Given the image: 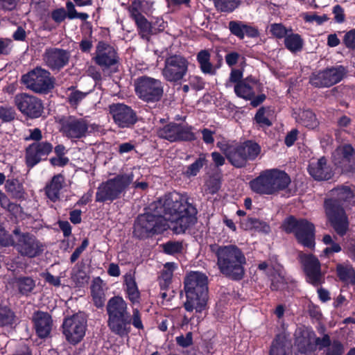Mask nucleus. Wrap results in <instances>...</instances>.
Returning <instances> with one entry per match:
<instances>
[{
  "mask_svg": "<svg viewBox=\"0 0 355 355\" xmlns=\"http://www.w3.org/2000/svg\"><path fill=\"white\" fill-rule=\"evenodd\" d=\"M336 272L339 279L347 284H355V270L348 264H338Z\"/></svg>",
  "mask_w": 355,
  "mask_h": 355,
  "instance_id": "58836bf2",
  "label": "nucleus"
},
{
  "mask_svg": "<svg viewBox=\"0 0 355 355\" xmlns=\"http://www.w3.org/2000/svg\"><path fill=\"white\" fill-rule=\"evenodd\" d=\"M182 248V243L179 241H168L162 245L163 251L171 255L181 252Z\"/></svg>",
  "mask_w": 355,
  "mask_h": 355,
  "instance_id": "864d4df0",
  "label": "nucleus"
},
{
  "mask_svg": "<svg viewBox=\"0 0 355 355\" xmlns=\"http://www.w3.org/2000/svg\"><path fill=\"white\" fill-rule=\"evenodd\" d=\"M125 293L129 300L132 303H137L140 299V292L137 287L135 278L131 272L126 273L124 277Z\"/></svg>",
  "mask_w": 355,
  "mask_h": 355,
  "instance_id": "72a5a7b5",
  "label": "nucleus"
},
{
  "mask_svg": "<svg viewBox=\"0 0 355 355\" xmlns=\"http://www.w3.org/2000/svg\"><path fill=\"white\" fill-rule=\"evenodd\" d=\"M241 225L245 230H257L258 231L268 232L269 226L266 223L259 220L255 218H248L241 222Z\"/></svg>",
  "mask_w": 355,
  "mask_h": 355,
  "instance_id": "a18cd8bd",
  "label": "nucleus"
},
{
  "mask_svg": "<svg viewBox=\"0 0 355 355\" xmlns=\"http://www.w3.org/2000/svg\"><path fill=\"white\" fill-rule=\"evenodd\" d=\"M270 32L276 38L282 39L292 32V29H287L282 24L274 23L270 25Z\"/></svg>",
  "mask_w": 355,
  "mask_h": 355,
  "instance_id": "3c124183",
  "label": "nucleus"
},
{
  "mask_svg": "<svg viewBox=\"0 0 355 355\" xmlns=\"http://www.w3.org/2000/svg\"><path fill=\"white\" fill-rule=\"evenodd\" d=\"M87 95V93L86 92L75 90L69 94L67 101L71 106L77 107L79 103L86 97Z\"/></svg>",
  "mask_w": 355,
  "mask_h": 355,
  "instance_id": "4d7b16f0",
  "label": "nucleus"
},
{
  "mask_svg": "<svg viewBox=\"0 0 355 355\" xmlns=\"http://www.w3.org/2000/svg\"><path fill=\"white\" fill-rule=\"evenodd\" d=\"M196 209L186 196L178 192L165 194L153 202L148 209L137 216L134 235L147 238L171 229L175 234L184 233L196 222Z\"/></svg>",
  "mask_w": 355,
  "mask_h": 355,
  "instance_id": "f257e3e1",
  "label": "nucleus"
},
{
  "mask_svg": "<svg viewBox=\"0 0 355 355\" xmlns=\"http://www.w3.org/2000/svg\"><path fill=\"white\" fill-rule=\"evenodd\" d=\"M70 54L67 50L58 48H49L45 50L43 60L51 70H60L69 60Z\"/></svg>",
  "mask_w": 355,
  "mask_h": 355,
  "instance_id": "b1692460",
  "label": "nucleus"
},
{
  "mask_svg": "<svg viewBox=\"0 0 355 355\" xmlns=\"http://www.w3.org/2000/svg\"><path fill=\"white\" fill-rule=\"evenodd\" d=\"M32 320L36 333L40 338H46L50 334L53 321L48 313L36 311L33 314Z\"/></svg>",
  "mask_w": 355,
  "mask_h": 355,
  "instance_id": "cd10ccee",
  "label": "nucleus"
},
{
  "mask_svg": "<svg viewBox=\"0 0 355 355\" xmlns=\"http://www.w3.org/2000/svg\"><path fill=\"white\" fill-rule=\"evenodd\" d=\"M243 73L242 69L232 68L228 80L225 83L226 87H230L232 84L238 85L242 82Z\"/></svg>",
  "mask_w": 355,
  "mask_h": 355,
  "instance_id": "5fc2aeb1",
  "label": "nucleus"
},
{
  "mask_svg": "<svg viewBox=\"0 0 355 355\" xmlns=\"http://www.w3.org/2000/svg\"><path fill=\"white\" fill-rule=\"evenodd\" d=\"M190 86L196 90H201L205 87L203 79L198 76H191L189 78Z\"/></svg>",
  "mask_w": 355,
  "mask_h": 355,
  "instance_id": "69168bd1",
  "label": "nucleus"
},
{
  "mask_svg": "<svg viewBox=\"0 0 355 355\" xmlns=\"http://www.w3.org/2000/svg\"><path fill=\"white\" fill-rule=\"evenodd\" d=\"M106 311L107 327L112 333L119 337L128 336L131 331V324L138 330L144 329L139 309H133L132 314L130 315L127 302L121 296L111 297L107 303Z\"/></svg>",
  "mask_w": 355,
  "mask_h": 355,
  "instance_id": "f03ea898",
  "label": "nucleus"
},
{
  "mask_svg": "<svg viewBox=\"0 0 355 355\" xmlns=\"http://www.w3.org/2000/svg\"><path fill=\"white\" fill-rule=\"evenodd\" d=\"M354 156L355 150L350 144L338 146L332 154L334 164L345 171L352 169Z\"/></svg>",
  "mask_w": 355,
  "mask_h": 355,
  "instance_id": "393cba45",
  "label": "nucleus"
},
{
  "mask_svg": "<svg viewBox=\"0 0 355 355\" xmlns=\"http://www.w3.org/2000/svg\"><path fill=\"white\" fill-rule=\"evenodd\" d=\"M324 208L329 220L336 232L343 236L349 230V220L343 207L334 199L324 201Z\"/></svg>",
  "mask_w": 355,
  "mask_h": 355,
  "instance_id": "ddd939ff",
  "label": "nucleus"
},
{
  "mask_svg": "<svg viewBox=\"0 0 355 355\" xmlns=\"http://www.w3.org/2000/svg\"><path fill=\"white\" fill-rule=\"evenodd\" d=\"M16 112L12 107L7 105L0 106V119L3 122H10L15 119Z\"/></svg>",
  "mask_w": 355,
  "mask_h": 355,
  "instance_id": "6e6d98bb",
  "label": "nucleus"
},
{
  "mask_svg": "<svg viewBox=\"0 0 355 355\" xmlns=\"http://www.w3.org/2000/svg\"><path fill=\"white\" fill-rule=\"evenodd\" d=\"M207 162L206 155L201 154L193 163L187 167L185 175L189 178L196 176Z\"/></svg>",
  "mask_w": 355,
  "mask_h": 355,
  "instance_id": "de8ad7c7",
  "label": "nucleus"
},
{
  "mask_svg": "<svg viewBox=\"0 0 355 355\" xmlns=\"http://www.w3.org/2000/svg\"><path fill=\"white\" fill-rule=\"evenodd\" d=\"M241 59L245 60V58L236 51H230L225 56L226 64L230 67H233Z\"/></svg>",
  "mask_w": 355,
  "mask_h": 355,
  "instance_id": "bf43d9fd",
  "label": "nucleus"
},
{
  "mask_svg": "<svg viewBox=\"0 0 355 355\" xmlns=\"http://www.w3.org/2000/svg\"><path fill=\"white\" fill-rule=\"evenodd\" d=\"M15 321L14 311L8 306L0 304V327L11 326Z\"/></svg>",
  "mask_w": 355,
  "mask_h": 355,
  "instance_id": "c03bdc74",
  "label": "nucleus"
},
{
  "mask_svg": "<svg viewBox=\"0 0 355 355\" xmlns=\"http://www.w3.org/2000/svg\"><path fill=\"white\" fill-rule=\"evenodd\" d=\"M209 249L216 258V266L222 275L234 281L244 277L247 259L236 245L214 243L209 245Z\"/></svg>",
  "mask_w": 355,
  "mask_h": 355,
  "instance_id": "7ed1b4c3",
  "label": "nucleus"
},
{
  "mask_svg": "<svg viewBox=\"0 0 355 355\" xmlns=\"http://www.w3.org/2000/svg\"><path fill=\"white\" fill-rule=\"evenodd\" d=\"M157 134L159 137L171 142L196 139V135L192 131L191 126L175 123H170L160 128Z\"/></svg>",
  "mask_w": 355,
  "mask_h": 355,
  "instance_id": "2eb2a0df",
  "label": "nucleus"
},
{
  "mask_svg": "<svg viewBox=\"0 0 355 355\" xmlns=\"http://www.w3.org/2000/svg\"><path fill=\"white\" fill-rule=\"evenodd\" d=\"M53 150V145L47 141L33 142L28 145L25 151L26 164L33 168L42 160H45Z\"/></svg>",
  "mask_w": 355,
  "mask_h": 355,
  "instance_id": "412c9836",
  "label": "nucleus"
},
{
  "mask_svg": "<svg viewBox=\"0 0 355 355\" xmlns=\"http://www.w3.org/2000/svg\"><path fill=\"white\" fill-rule=\"evenodd\" d=\"M217 10L232 12L241 4L240 0H213Z\"/></svg>",
  "mask_w": 355,
  "mask_h": 355,
  "instance_id": "49530a36",
  "label": "nucleus"
},
{
  "mask_svg": "<svg viewBox=\"0 0 355 355\" xmlns=\"http://www.w3.org/2000/svg\"><path fill=\"white\" fill-rule=\"evenodd\" d=\"M0 245L9 246L14 245V239L0 225Z\"/></svg>",
  "mask_w": 355,
  "mask_h": 355,
  "instance_id": "338daca9",
  "label": "nucleus"
},
{
  "mask_svg": "<svg viewBox=\"0 0 355 355\" xmlns=\"http://www.w3.org/2000/svg\"><path fill=\"white\" fill-rule=\"evenodd\" d=\"M331 195L336 199L334 200L337 205V201L347 203V205L353 206L355 205V192L354 187L342 185L331 191Z\"/></svg>",
  "mask_w": 355,
  "mask_h": 355,
  "instance_id": "2f4dec72",
  "label": "nucleus"
},
{
  "mask_svg": "<svg viewBox=\"0 0 355 355\" xmlns=\"http://www.w3.org/2000/svg\"><path fill=\"white\" fill-rule=\"evenodd\" d=\"M151 22L152 35H156L163 31L166 26V23L161 17L155 18Z\"/></svg>",
  "mask_w": 355,
  "mask_h": 355,
  "instance_id": "680f3d73",
  "label": "nucleus"
},
{
  "mask_svg": "<svg viewBox=\"0 0 355 355\" xmlns=\"http://www.w3.org/2000/svg\"><path fill=\"white\" fill-rule=\"evenodd\" d=\"M274 272L268 274L270 279V288L272 291H279L285 288L286 281L284 275V270L280 265L273 267Z\"/></svg>",
  "mask_w": 355,
  "mask_h": 355,
  "instance_id": "e433bc0d",
  "label": "nucleus"
},
{
  "mask_svg": "<svg viewBox=\"0 0 355 355\" xmlns=\"http://www.w3.org/2000/svg\"><path fill=\"white\" fill-rule=\"evenodd\" d=\"M196 60L203 73L209 75L216 73V69L211 62V53L209 50H200L196 55Z\"/></svg>",
  "mask_w": 355,
  "mask_h": 355,
  "instance_id": "c9c22d12",
  "label": "nucleus"
},
{
  "mask_svg": "<svg viewBox=\"0 0 355 355\" xmlns=\"http://www.w3.org/2000/svg\"><path fill=\"white\" fill-rule=\"evenodd\" d=\"M189 62L180 55H172L166 58L162 69L164 78L170 83H178L184 79L189 70Z\"/></svg>",
  "mask_w": 355,
  "mask_h": 355,
  "instance_id": "9b49d317",
  "label": "nucleus"
},
{
  "mask_svg": "<svg viewBox=\"0 0 355 355\" xmlns=\"http://www.w3.org/2000/svg\"><path fill=\"white\" fill-rule=\"evenodd\" d=\"M93 60L103 70L114 67L119 62L117 49L108 43L100 41L96 46Z\"/></svg>",
  "mask_w": 355,
  "mask_h": 355,
  "instance_id": "f3484780",
  "label": "nucleus"
},
{
  "mask_svg": "<svg viewBox=\"0 0 355 355\" xmlns=\"http://www.w3.org/2000/svg\"><path fill=\"white\" fill-rule=\"evenodd\" d=\"M91 293L93 302L97 308H101L104 306L105 295L103 287L99 282H94L91 286Z\"/></svg>",
  "mask_w": 355,
  "mask_h": 355,
  "instance_id": "79ce46f5",
  "label": "nucleus"
},
{
  "mask_svg": "<svg viewBox=\"0 0 355 355\" xmlns=\"http://www.w3.org/2000/svg\"><path fill=\"white\" fill-rule=\"evenodd\" d=\"M228 29L232 35L239 40H243L246 36L255 38L259 36L258 28L250 23L239 20H232L228 23Z\"/></svg>",
  "mask_w": 355,
  "mask_h": 355,
  "instance_id": "a878e982",
  "label": "nucleus"
},
{
  "mask_svg": "<svg viewBox=\"0 0 355 355\" xmlns=\"http://www.w3.org/2000/svg\"><path fill=\"white\" fill-rule=\"evenodd\" d=\"M308 171L316 180H327L331 178L333 173L331 167L327 165V159L321 157L310 162Z\"/></svg>",
  "mask_w": 355,
  "mask_h": 355,
  "instance_id": "c85d7f7f",
  "label": "nucleus"
},
{
  "mask_svg": "<svg viewBox=\"0 0 355 355\" xmlns=\"http://www.w3.org/2000/svg\"><path fill=\"white\" fill-rule=\"evenodd\" d=\"M344 43L347 48H355V29L352 30L345 34Z\"/></svg>",
  "mask_w": 355,
  "mask_h": 355,
  "instance_id": "774afa93",
  "label": "nucleus"
},
{
  "mask_svg": "<svg viewBox=\"0 0 355 355\" xmlns=\"http://www.w3.org/2000/svg\"><path fill=\"white\" fill-rule=\"evenodd\" d=\"M141 6L139 1H134L128 11L130 16L135 21L139 35L143 40H150L152 35L151 22L149 21L141 12Z\"/></svg>",
  "mask_w": 355,
  "mask_h": 355,
  "instance_id": "4be33fe9",
  "label": "nucleus"
},
{
  "mask_svg": "<svg viewBox=\"0 0 355 355\" xmlns=\"http://www.w3.org/2000/svg\"><path fill=\"white\" fill-rule=\"evenodd\" d=\"M345 73L344 67L341 65L332 67L313 73L310 76L309 83L315 87H329L340 82Z\"/></svg>",
  "mask_w": 355,
  "mask_h": 355,
  "instance_id": "4468645a",
  "label": "nucleus"
},
{
  "mask_svg": "<svg viewBox=\"0 0 355 355\" xmlns=\"http://www.w3.org/2000/svg\"><path fill=\"white\" fill-rule=\"evenodd\" d=\"M135 178L134 171L120 174L102 182L97 188L96 201L104 202H112L119 198L121 194L133 182Z\"/></svg>",
  "mask_w": 355,
  "mask_h": 355,
  "instance_id": "423d86ee",
  "label": "nucleus"
},
{
  "mask_svg": "<svg viewBox=\"0 0 355 355\" xmlns=\"http://www.w3.org/2000/svg\"><path fill=\"white\" fill-rule=\"evenodd\" d=\"M313 343L315 345V349L318 347L319 349H322L328 348L332 343V341H331L328 334H324L322 338L317 337L315 334Z\"/></svg>",
  "mask_w": 355,
  "mask_h": 355,
  "instance_id": "052dcab7",
  "label": "nucleus"
},
{
  "mask_svg": "<svg viewBox=\"0 0 355 355\" xmlns=\"http://www.w3.org/2000/svg\"><path fill=\"white\" fill-rule=\"evenodd\" d=\"M12 233L15 236L12 245L22 256L33 258L44 251L43 244L33 234L21 232L19 227H16Z\"/></svg>",
  "mask_w": 355,
  "mask_h": 355,
  "instance_id": "9d476101",
  "label": "nucleus"
},
{
  "mask_svg": "<svg viewBox=\"0 0 355 355\" xmlns=\"http://www.w3.org/2000/svg\"><path fill=\"white\" fill-rule=\"evenodd\" d=\"M287 344L288 340L284 334L277 335L272 343L269 355H286Z\"/></svg>",
  "mask_w": 355,
  "mask_h": 355,
  "instance_id": "a19ab883",
  "label": "nucleus"
},
{
  "mask_svg": "<svg viewBox=\"0 0 355 355\" xmlns=\"http://www.w3.org/2000/svg\"><path fill=\"white\" fill-rule=\"evenodd\" d=\"M15 104L22 114L31 118H38L43 112L41 100L26 93L17 94L15 96Z\"/></svg>",
  "mask_w": 355,
  "mask_h": 355,
  "instance_id": "6ab92c4d",
  "label": "nucleus"
},
{
  "mask_svg": "<svg viewBox=\"0 0 355 355\" xmlns=\"http://www.w3.org/2000/svg\"><path fill=\"white\" fill-rule=\"evenodd\" d=\"M177 344L182 347H187L193 343V336L191 332H188L186 336H179L175 338Z\"/></svg>",
  "mask_w": 355,
  "mask_h": 355,
  "instance_id": "e2e57ef3",
  "label": "nucleus"
},
{
  "mask_svg": "<svg viewBox=\"0 0 355 355\" xmlns=\"http://www.w3.org/2000/svg\"><path fill=\"white\" fill-rule=\"evenodd\" d=\"M220 185L221 182L220 178L211 176L205 183V191L207 193L214 194L219 191Z\"/></svg>",
  "mask_w": 355,
  "mask_h": 355,
  "instance_id": "603ef678",
  "label": "nucleus"
},
{
  "mask_svg": "<svg viewBox=\"0 0 355 355\" xmlns=\"http://www.w3.org/2000/svg\"><path fill=\"white\" fill-rule=\"evenodd\" d=\"M109 112L114 123L121 128H132L137 121L136 112L123 103H112L109 105Z\"/></svg>",
  "mask_w": 355,
  "mask_h": 355,
  "instance_id": "a211bd4d",
  "label": "nucleus"
},
{
  "mask_svg": "<svg viewBox=\"0 0 355 355\" xmlns=\"http://www.w3.org/2000/svg\"><path fill=\"white\" fill-rule=\"evenodd\" d=\"M343 345L338 340H334L325 350V355H343Z\"/></svg>",
  "mask_w": 355,
  "mask_h": 355,
  "instance_id": "13d9d810",
  "label": "nucleus"
},
{
  "mask_svg": "<svg viewBox=\"0 0 355 355\" xmlns=\"http://www.w3.org/2000/svg\"><path fill=\"white\" fill-rule=\"evenodd\" d=\"M272 181L269 170L262 172L257 178L250 181L251 189L261 195H273Z\"/></svg>",
  "mask_w": 355,
  "mask_h": 355,
  "instance_id": "c756f323",
  "label": "nucleus"
},
{
  "mask_svg": "<svg viewBox=\"0 0 355 355\" xmlns=\"http://www.w3.org/2000/svg\"><path fill=\"white\" fill-rule=\"evenodd\" d=\"M216 145L230 163L236 168L245 166L249 160H254L261 152L260 146L252 141L241 144L219 141Z\"/></svg>",
  "mask_w": 355,
  "mask_h": 355,
  "instance_id": "39448f33",
  "label": "nucleus"
},
{
  "mask_svg": "<svg viewBox=\"0 0 355 355\" xmlns=\"http://www.w3.org/2000/svg\"><path fill=\"white\" fill-rule=\"evenodd\" d=\"M260 83L252 76H248L234 87L236 95L243 99H252L259 90Z\"/></svg>",
  "mask_w": 355,
  "mask_h": 355,
  "instance_id": "bb28decb",
  "label": "nucleus"
},
{
  "mask_svg": "<svg viewBox=\"0 0 355 355\" xmlns=\"http://www.w3.org/2000/svg\"><path fill=\"white\" fill-rule=\"evenodd\" d=\"M35 282L30 277H21L17 279V286L19 292L23 295H27L35 288Z\"/></svg>",
  "mask_w": 355,
  "mask_h": 355,
  "instance_id": "8fccbe9b",
  "label": "nucleus"
},
{
  "mask_svg": "<svg viewBox=\"0 0 355 355\" xmlns=\"http://www.w3.org/2000/svg\"><path fill=\"white\" fill-rule=\"evenodd\" d=\"M64 186V175L62 174L55 175L51 181L46 184L44 187L45 194L51 201L55 202L60 200V192Z\"/></svg>",
  "mask_w": 355,
  "mask_h": 355,
  "instance_id": "7c9ffc66",
  "label": "nucleus"
},
{
  "mask_svg": "<svg viewBox=\"0 0 355 355\" xmlns=\"http://www.w3.org/2000/svg\"><path fill=\"white\" fill-rule=\"evenodd\" d=\"M184 284V309L189 312L201 313L206 308L208 298L207 277L200 272H191L186 275Z\"/></svg>",
  "mask_w": 355,
  "mask_h": 355,
  "instance_id": "20e7f679",
  "label": "nucleus"
},
{
  "mask_svg": "<svg viewBox=\"0 0 355 355\" xmlns=\"http://www.w3.org/2000/svg\"><path fill=\"white\" fill-rule=\"evenodd\" d=\"M54 78L49 71L36 67L21 77L26 87L38 94H46L54 87Z\"/></svg>",
  "mask_w": 355,
  "mask_h": 355,
  "instance_id": "1a4fd4ad",
  "label": "nucleus"
},
{
  "mask_svg": "<svg viewBox=\"0 0 355 355\" xmlns=\"http://www.w3.org/2000/svg\"><path fill=\"white\" fill-rule=\"evenodd\" d=\"M282 227L286 232L293 233L303 246L311 249L315 247V226L312 223L291 216L284 220Z\"/></svg>",
  "mask_w": 355,
  "mask_h": 355,
  "instance_id": "0eeeda50",
  "label": "nucleus"
},
{
  "mask_svg": "<svg viewBox=\"0 0 355 355\" xmlns=\"http://www.w3.org/2000/svg\"><path fill=\"white\" fill-rule=\"evenodd\" d=\"M134 86L136 94L144 102L159 101L164 94V83L159 79L147 76L137 78Z\"/></svg>",
  "mask_w": 355,
  "mask_h": 355,
  "instance_id": "6e6552de",
  "label": "nucleus"
},
{
  "mask_svg": "<svg viewBox=\"0 0 355 355\" xmlns=\"http://www.w3.org/2000/svg\"><path fill=\"white\" fill-rule=\"evenodd\" d=\"M269 109L264 107H260L254 116V120L261 127H270L272 122L268 118Z\"/></svg>",
  "mask_w": 355,
  "mask_h": 355,
  "instance_id": "09e8293b",
  "label": "nucleus"
},
{
  "mask_svg": "<svg viewBox=\"0 0 355 355\" xmlns=\"http://www.w3.org/2000/svg\"><path fill=\"white\" fill-rule=\"evenodd\" d=\"M299 261L306 276V281L313 286H319L324 282V274L318 259L311 254L300 252Z\"/></svg>",
  "mask_w": 355,
  "mask_h": 355,
  "instance_id": "dca6fc26",
  "label": "nucleus"
},
{
  "mask_svg": "<svg viewBox=\"0 0 355 355\" xmlns=\"http://www.w3.org/2000/svg\"><path fill=\"white\" fill-rule=\"evenodd\" d=\"M269 172L273 187V195L278 193L280 191L284 190L288 187L291 183V179L287 173L277 169H270Z\"/></svg>",
  "mask_w": 355,
  "mask_h": 355,
  "instance_id": "473e14b6",
  "label": "nucleus"
},
{
  "mask_svg": "<svg viewBox=\"0 0 355 355\" xmlns=\"http://www.w3.org/2000/svg\"><path fill=\"white\" fill-rule=\"evenodd\" d=\"M62 333L66 340L72 345L80 343L87 329V319L82 313L66 318L62 323Z\"/></svg>",
  "mask_w": 355,
  "mask_h": 355,
  "instance_id": "f8f14e48",
  "label": "nucleus"
},
{
  "mask_svg": "<svg viewBox=\"0 0 355 355\" xmlns=\"http://www.w3.org/2000/svg\"><path fill=\"white\" fill-rule=\"evenodd\" d=\"M176 268L177 266L174 263L168 262L164 264L159 277V286L162 290H166L168 288Z\"/></svg>",
  "mask_w": 355,
  "mask_h": 355,
  "instance_id": "4c0bfd02",
  "label": "nucleus"
},
{
  "mask_svg": "<svg viewBox=\"0 0 355 355\" xmlns=\"http://www.w3.org/2000/svg\"><path fill=\"white\" fill-rule=\"evenodd\" d=\"M6 191L16 199L24 198V189L23 185L17 180H8L6 184Z\"/></svg>",
  "mask_w": 355,
  "mask_h": 355,
  "instance_id": "37998d69",
  "label": "nucleus"
},
{
  "mask_svg": "<svg viewBox=\"0 0 355 355\" xmlns=\"http://www.w3.org/2000/svg\"><path fill=\"white\" fill-rule=\"evenodd\" d=\"M315 332L310 328L298 327L295 332V345L299 353L308 355L315 350Z\"/></svg>",
  "mask_w": 355,
  "mask_h": 355,
  "instance_id": "5701e85b",
  "label": "nucleus"
},
{
  "mask_svg": "<svg viewBox=\"0 0 355 355\" xmlns=\"http://www.w3.org/2000/svg\"><path fill=\"white\" fill-rule=\"evenodd\" d=\"M303 40L299 34L288 33L284 38V44L291 52L295 53L302 50Z\"/></svg>",
  "mask_w": 355,
  "mask_h": 355,
  "instance_id": "ea45409f",
  "label": "nucleus"
},
{
  "mask_svg": "<svg viewBox=\"0 0 355 355\" xmlns=\"http://www.w3.org/2000/svg\"><path fill=\"white\" fill-rule=\"evenodd\" d=\"M293 116L296 122L309 129H315L319 125L315 114L309 110H302L298 113L295 112Z\"/></svg>",
  "mask_w": 355,
  "mask_h": 355,
  "instance_id": "f704fd0d",
  "label": "nucleus"
},
{
  "mask_svg": "<svg viewBox=\"0 0 355 355\" xmlns=\"http://www.w3.org/2000/svg\"><path fill=\"white\" fill-rule=\"evenodd\" d=\"M303 18L307 22L315 21L316 24L318 25L322 24V23L327 21V19H328V17L325 15L319 16L315 14H309V13L304 14Z\"/></svg>",
  "mask_w": 355,
  "mask_h": 355,
  "instance_id": "0e129e2a",
  "label": "nucleus"
},
{
  "mask_svg": "<svg viewBox=\"0 0 355 355\" xmlns=\"http://www.w3.org/2000/svg\"><path fill=\"white\" fill-rule=\"evenodd\" d=\"M89 124L86 119L70 116L61 123L60 131L62 135L71 139L86 137Z\"/></svg>",
  "mask_w": 355,
  "mask_h": 355,
  "instance_id": "aec40b11",
  "label": "nucleus"
}]
</instances>
